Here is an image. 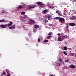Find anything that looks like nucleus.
Wrapping results in <instances>:
<instances>
[{"mask_svg":"<svg viewBox=\"0 0 76 76\" xmlns=\"http://www.w3.org/2000/svg\"><path fill=\"white\" fill-rule=\"evenodd\" d=\"M55 19L59 20V22L61 23H64L65 22V20L64 19L61 18L60 17H56L55 18Z\"/></svg>","mask_w":76,"mask_h":76,"instance_id":"1","label":"nucleus"},{"mask_svg":"<svg viewBox=\"0 0 76 76\" xmlns=\"http://www.w3.org/2000/svg\"><path fill=\"white\" fill-rule=\"evenodd\" d=\"M45 17H47L48 18V20H50L51 19L52 16L51 15H49L48 16L46 15Z\"/></svg>","mask_w":76,"mask_h":76,"instance_id":"2","label":"nucleus"},{"mask_svg":"<svg viewBox=\"0 0 76 76\" xmlns=\"http://www.w3.org/2000/svg\"><path fill=\"white\" fill-rule=\"evenodd\" d=\"M24 7V6H22V5H19V7H18V9H22Z\"/></svg>","mask_w":76,"mask_h":76,"instance_id":"3","label":"nucleus"},{"mask_svg":"<svg viewBox=\"0 0 76 76\" xmlns=\"http://www.w3.org/2000/svg\"><path fill=\"white\" fill-rule=\"evenodd\" d=\"M58 40L59 42L62 41V38L61 37V36H59L58 37Z\"/></svg>","mask_w":76,"mask_h":76,"instance_id":"4","label":"nucleus"},{"mask_svg":"<svg viewBox=\"0 0 76 76\" xmlns=\"http://www.w3.org/2000/svg\"><path fill=\"white\" fill-rule=\"evenodd\" d=\"M15 25H13L12 26L9 27V28L11 29H13L15 28Z\"/></svg>","mask_w":76,"mask_h":76,"instance_id":"5","label":"nucleus"},{"mask_svg":"<svg viewBox=\"0 0 76 76\" xmlns=\"http://www.w3.org/2000/svg\"><path fill=\"white\" fill-rule=\"evenodd\" d=\"M69 25L70 26H75V23H69Z\"/></svg>","mask_w":76,"mask_h":76,"instance_id":"6","label":"nucleus"},{"mask_svg":"<svg viewBox=\"0 0 76 76\" xmlns=\"http://www.w3.org/2000/svg\"><path fill=\"white\" fill-rule=\"evenodd\" d=\"M30 22L31 23H29L30 24H34L35 23V22L32 20H30Z\"/></svg>","mask_w":76,"mask_h":76,"instance_id":"7","label":"nucleus"},{"mask_svg":"<svg viewBox=\"0 0 76 76\" xmlns=\"http://www.w3.org/2000/svg\"><path fill=\"white\" fill-rule=\"evenodd\" d=\"M6 27V25L3 24L0 25V27L2 28H5Z\"/></svg>","mask_w":76,"mask_h":76,"instance_id":"8","label":"nucleus"},{"mask_svg":"<svg viewBox=\"0 0 76 76\" xmlns=\"http://www.w3.org/2000/svg\"><path fill=\"white\" fill-rule=\"evenodd\" d=\"M76 19V17L75 16H73L72 17H71V18H70V19L71 20H75Z\"/></svg>","mask_w":76,"mask_h":76,"instance_id":"9","label":"nucleus"},{"mask_svg":"<svg viewBox=\"0 0 76 76\" xmlns=\"http://www.w3.org/2000/svg\"><path fill=\"white\" fill-rule=\"evenodd\" d=\"M42 2H40L39 1L37 2V4L39 5V6H41L42 4Z\"/></svg>","mask_w":76,"mask_h":76,"instance_id":"10","label":"nucleus"},{"mask_svg":"<svg viewBox=\"0 0 76 76\" xmlns=\"http://www.w3.org/2000/svg\"><path fill=\"white\" fill-rule=\"evenodd\" d=\"M34 28H39V26H38V25H34Z\"/></svg>","mask_w":76,"mask_h":76,"instance_id":"11","label":"nucleus"},{"mask_svg":"<svg viewBox=\"0 0 76 76\" xmlns=\"http://www.w3.org/2000/svg\"><path fill=\"white\" fill-rule=\"evenodd\" d=\"M62 37H63L64 38H65L68 37L67 36V35H64V34H62Z\"/></svg>","mask_w":76,"mask_h":76,"instance_id":"12","label":"nucleus"},{"mask_svg":"<svg viewBox=\"0 0 76 76\" xmlns=\"http://www.w3.org/2000/svg\"><path fill=\"white\" fill-rule=\"evenodd\" d=\"M70 67L72 69H74L75 68V67L73 65H71L70 66Z\"/></svg>","mask_w":76,"mask_h":76,"instance_id":"13","label":"nucleus"},{"mask_svg":"<svg viewBox=\"0 0 76 76\" xmlns=\"http://www.w3.org/2000/svg\"><path fill=\"white\" fill-rule=\"evenodd\" d=\"M40 6L41 7H45V4H44L42 2V4Z\"/></svg>","mask_w":76,"mask_h":76,"instance_id":"14","label":"nucleus"},{"mask_svg":"<svg viewBox=\"0 0 76 76\" xmlns=\"http://www.w3.org/2000/svg\"><path fill=\"white\" fill-rule=\"evenodd\" d=\"M35 7V5L33 6V7H29L28 9H33Z\"/></svg>","mask_w":76,"mask_h":76,"instance_id":"15","label":"nucleus"},{"mask_svg":"<svg viewBox=\"0 0 76 76\" xmlns=\"http://www.w3.org/2000/svg\"><path fill=\"white\" fill-rule=\"evenodd\" d=\"M24 18L25 19H27V18H28V16L27 15H25L24 17Z\"/></svg>","mask_w":76,"mask_h":76,"instance_id":"16","label":"nucleus"},{"mask_svg":"<svg viewBox=\"0 0 76 76\" xmlns=\"http://www.w3.org/2000/svg\"><path fill=\"white\" fill-rule=\"evenodd\" d=\"M44 41L45 43H46L47 42H48V40H47L46 39H45L44 40Z\"/></svg>","mask_w":76,"mask_h":76,"instance_id":"17","label":"nucleus"},{"mask_svg":"<svg viewBox=\"0 0 76 76\" xmlns=\"http://www.w3.org/2000/svg\"><path fill=\"white\" fill-rule=\"evenodd\" d=\"M21 14L22 15H24L25 14V12L23 11L22 12Z\"/></svg>","mask_w":76,"mask_h":76,"instance_id":"18","label":"nucleus"},{"mask_svg":"<svg viewBox=\"0 0 76 76\" xmlns=\"http://www.w3.org/2000/svg\"><path fill=\"white\" fill-rule=\"evenodd\" d=\"M44 22L46 23H47L48 22V20H47L46 19H45Z\"/></svg>","mask_w":76,"mask_h":76,"instance_id":"19","label":"nucleus"},{"mask_svg":"<svg viewBox=\"0 0 76 76\" xmlns=\"http://www.w3.org/2000/svg\"><path fill=\"white\" fill-rule=\"evenodd\" d=\"M64 50H66L68 49V48L67 47H64Z\"/></svg>","mask_w":76,"mask_h":76,"instance_id":"20","label":"nucleus"},{"mask_svg":"<svg viewBox=\"0 0 76 76\" xmlns=\"http://www.w3.org/2000/svg\"><path fill=\"white\" fill-rule=\"evenodd\" d=\"M58 15L60 16H63V15L62 14H60V13H59L58 14Z\"/></svg>","mask_w":76,"mask_h":76,"instance_id":"21","label":"nucleus"},{"mask_svg":"<svg viewBox=\"0 0 76 76\" xmlns=\"http://www.w3.org/2000/svg\"><path fill=\"white\" fill-rule=\"evenodd\" d=\"M6 25L7 26H11V25L10 24H10H6Z\"/></svg>","mask_w":76,"mask_h":76,"instance_id":"22","label":"nucleus"},{"mask_svg":"<svg viewBox=\"0 0 76 76\" xmlns=\"http://www.w3.org/2000/svg\"><path fill=\"white\" fill-rule=\"evenodd\" d=\"M48 11H46V10H44V11H43V12L44 13H46Z\"/></svg>","mask_w":76,"mask_h":76,"instance_id":"23","label":"nucleus"},{"mask_svg":"<svg viewBox=\"0 0 76 76\" xmlns=\"http://www.w3.org/2000/svg\"><path fill=\"white\" fill-rule=\"evenodd\" d=\"M0 22H5V21L4 20H0Z\"/></svg>","mask_w":76,"mask_h":76,"instance_id":"24","label":"nucleus"},{"mask_svg":"<svg viewBox=\"0 0 76 76\" xmlns=\"http://www.w3.org/2000/svg\"><path fill=\"white\" fill-rule=\"evenodd\" d=\"M69 55H70V56H73L74 55V53H70L69 54Z\"/></svg>","mask_w":76,"mask_h":76,"instance_id":"25","label":"nucleus"},{"mask_svg":"<svg viewBox=\"0 0 76 76\" xmlns=\"http://www.w3.org/2000/svg\"><path fill=\"white\" fill-rule=\"evenodd\" d=\"M59 61H60V62H62V63H64V62L62 61V60H61V59H59Z\"/></svg>","mask_w":76,"mask_h":76,"instance_id":"26","label":"nucleus"},{"mask_svg":"<svg viewBox=\"0 0 76 76\" xmlns=\"http://www.w3.org/2000/svg\"><path fill=\"white\" fill-rule=\"evenodd\" d=\"M48 35L50 36V37H51V33L50 32L49 33Z\"/></svg>","mask_w":76,"mask_h":76,"instance_id":"27","label":"nucleus"},{"mask_svg":"<svg viewBox=\"0 0 76 76\" xmlns=\"http://www.w3.org/2000/svg\"><path fill=\"white\" fill-rule=\"evenodd\" d=\"M64 53L65 55H66L67 54V53H66V51H64Z\"/></svg>","mask_w":76,"mask_h":76,"instance_id":"28","label":"nucleus"},{"mask_svg":"<svg viewBox=\"0 0 76 76\" xmlns=\"http://www.w3.org/2000/svg\"><path fill=\"white\" fill-rule=\"evenodd\" d=\"M66 26H67V27H66V28H69V26L67 24H66Z\"/></svg>","mask_w":76,"mask_h":76,"instance_id":"29","label":"nucleus"},{"mask_svg":"<svg viewBox=\"0 0 76 76\" xmlns=\"http://www.w3.org/2000/svg\"><path fill=\"white\" fill-rule=\"evenodd\" d=\"M50 36H47V38H48V39H50Z\"/></svg>","mask_w":76,"mask_h":76,"instance_id":"30","label":"nucleus"},{"mask_svg":"<svg viewBox=\"0 0 76 76\" xmlns=\"http://www.w3.org/2000/svg\"><path fill=\"white\" fill-rule=\"evenodd\" d=\"M10 23L11 25H12L13 24V22H10Z\"/></svg>","mask_w":76,"mask_h":76,"instance_id":"31","label":"nucleus"},{"mask_svg":"<svg viewBox=\"0 0 76 76\" xmlns=\"http://www.w3.org/2000/svg\"><path fill=\"white\" fill-rule=\"evenodd\" d=\"M69 61V60H66L65 61V62H68Z\"/></svg>","mask_w":76,"mask_h":76,"instance_id":"32","label":"nucleus"},{"mask_svg":"<svg viewBox=\"0 0 76 76\" xmlns=\"http://www.w3.org/2000/svg\"><path fill=\"white\" fill-rule=\"evenodd\" d=\"M38 41L39 42H40V38H38Z\"/></svg>","mask_w":76,"mask_h":76,"instance_id":"33","label":"nucleus"},{"mask_svg":"<svg viewBox=\"0 0 76 76\" xmlns=\"http://www.w3.org/2000/svg\"><path fill=\"white\" fill-rule=\"evenodd\" d=\"M2 11H3V12L4 13H6V11H4V10H3Z\"/></svg>","mask_w":76,"mask_h":76,"instance_id":"34","label":"nucleus"},{"mask_svg":"<svg viewBox=\"0 0 76 76\" xmlns=\"http://www.w3.org/2000/svg\"><path fill=\"white\" fill-rule=\"evenodd\" d=\"M3 75H5L6 74V72H3Z\"/></svg>","mask_w":76,"mask_h":76,"instance_id":"35","label":"nucleus"},{"mask_svg":"<svg viewBox=\"0 0 76 76\" xmlns=\"http://www.w3.org/2000/svg\"><path fill=\"white\" fill-rule=\"evenodd\" d=\"M59 12V11H57H57H56V13H58Z\"/></svg>","mask_w":76,"mask_h":76,"instance_id":"36","label":"nucleus"},{"mask_svg":"<svg viewBox=\"0 0 76 76\" xmlns=\"http://www.w3.org/2000/svg\"><path fill=\"white\" fill-rule=\"evenodd\" d=\"M50 76H55L53 75H50Z\"/></svg>","mask_w":76,"mask_h":76,"instance_id":"37","label":"nucleus"},{"mask_svg":"<svg viewBox=\"0 0 76 76\" xmlns=\"http://www.w3.org/2000/svg\"><path fill=\"white\" fill-rule=\"evenodd\" d=\"M10 75H11V74H8V75H7V76H10Z\"/></svg>","mask_w":76,"mask_h":76,"instance_id":"38","label":"nucleus"},{"mask_svg":"<svg viewBox=\"0 0 76 76\" xmlns=\"http://www.w3.org/2000/svg\"><path fill=\"white\" fill-rule=\"evenodd\" d=\"M57 35H58V36H59L60 35V34L59 33H58L57 34Z\"/></svg>","mask_w":76,"mask_h":76,"instance_id":"39","label":"nucleus"},{"mask_svg":"<svg viewBox=\"0 0 76 76\" xmlns=\"http://www.w3.org/2000/svg\"><path fill=\"white\" fill-rule=\"evenodd\" d=\"M58 65H59V66H60V65H61V63H59V64H58Z\"/></svg>","mask_w":76,"mask_h":76,"instance_id":"40","label":"nucleus"},{"mask_svg":"<svg viewBox=\"0 0 76 76\" xmlns=\"http://www.w3.org/2000/svg\"><path fill=\"white\" fill-rule=\"evenodd\" d=\"M64 15H66V14L65 12H64Z\"/></svg>","mask_w":76,"mask_h":76,"instance_id":"41","label":"nucleus"},{"mask_svg":"<svg viewBox=\"0 0 76 76\" xmlns=\"http://www.w3.org/2000/svg\"><path fill=\"white\" fill-rule=\"evenodd\" d=\"M60 4L61 5L62 4V3H61V2L60 3Z\"/></svg>","mask_w":76,"mask_h":76,"instance_id":"42","label":"nucleus"},{"mask_svg":"<svg viewBox=\"0 0 76 76\" xmlns=\"http://www.w3.org/2000/svg\"><path fill=\"white\" fill-rule=\"evenodd\" d=\"M49 25L50 26H51V24H49Z\"/></svg>","mask_w":76,"mask_h":76,"instance_id":"43","label":"nucleus"},{"mask_svg":"<svg viewBox=\"0 0 76 76\" xmlns=\"http://www.w3.org/2000/svg\"><path fill=\"white\" fill-rule=\"evenodd\" d=\"M75 58H76V54H75Z\"/></svg>","mask_w":76,"mask_h":76,"instance_id":"44","label":"nucleus"},{"mask_svg":"<svg viewBox=\"0 0 76 76\" xmlns=\"http://www.w3.org/2000/svg\"><path fill=\"white\" fill-rule=\"evenodd\" d=\"M28 45V44H26V45Z\"/></svg>","mask_w":76,"mask_h":76,"instance_id":"45","label":"nucleus"},{"mask_svg":"<svg viewBox=\"0 0 76 76\" xmlns=\"http://www.w3.org/2000/svg\"><path fill=\"white\" fill-rule=\"evenodd\" d=\"M6 14H7L8 13L7 12V13H6Z\"/></svg>","mask_w":76,"mask_h":76,"instance_id":"46","label":"nucleus"},{"mask_svg":"<svg viewBox=\"0 0 76 76\" xmlns=\"http://www.w3.org/2000/svg\"><path fill=\"white\" fill-rule=\"evenodd\" d=\"M55 7H53V8H54Z\"/></svg>","mask_w":76,"mask_h":76,"instance_id":"47","label":"nucleus"}]
</instances>
